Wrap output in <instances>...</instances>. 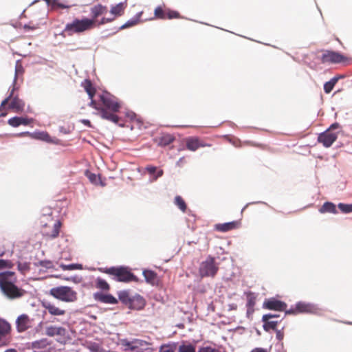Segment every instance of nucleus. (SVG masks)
<instances>
[{"instance_id":"5","label":"nucleus","mask_w":352,"mask_h":352,"mask_svg":"<svg viewBox=\"0 0 352 352\" xmlns=\"http://www.w3.org/2000/svg\"><path fill=\"white\" fill-rule=\"evenodd\" d=\"M49 294L54 298L65 302H73L77 300V292L68 286H58L52 288Z\"/></svg>"},{"instance_id":"25","label":"nucleus","mask_w":352,"mask_h":352,"mask_svg":"<svg viewBox=\"0 0 352 352\" xmlns=\"http://www.w3.org/2000/svg\"><path fill=\"white\" fill-rule=\"evenodd\" d=\"M9 107L14 110V111L19 112L23 109L24 103L19 98L14 97L10 103Z\"/></svg>"},{"instance_id":"21","label":"nucleus","mask_w":352,"mask_h":352,"mask_svg":"<svg viewBox=\"0 0 352 352\" xmlns=\"http://www.w3.org/2000/svg\"><path fill=\"white\" fill-rule=\"evenodd\" d=\"M43 307L52 316H63L65 314V310L56 307L50 302H43Z\"/></svg>"},{"instance_id":"13","label":"nucleus","mask_w":352,"mask_h":352,"mask_svg":"<svg viewBox=\"0 0 352 352\" xmlns=\"http://www.w3.org/2000/svg\"><path fill=\"white\" fill-rule=\"evenodd\" d=\"M61 226L62 223L60 221H57L56 223H54L51 229L47 228V223L43 224V235L50 239L56 238L59 234Z\"/></svg>"},{"instance_id":"6","label":"nucleus","mask_w":352,"mask_h":352,"mask_svg":"<svg viewBox=\"0 0 352 352\" xmlns=\"http://www.w3.org/2000/svg\"><path fill=\"white\" fill-rule=\"evenodd\" d=\"M219 270V267L215 263V259L211 256H208L206 261L201 263L199 273L201 277H214Z\"/></svg>"},{"instance_id":"15","label":"nucleus","mask_w":352,"mask_h":352,"mask_svg":"<svg viewBox=\"0 0 352 352\" xmlns=\"http://www.w3.org/2000/svg\"><path fill=\"white\" fill-rule=\"evenodd\" d=\"M16 325L19 332H23L31 327L32 320L27 314H21L17 318Z\"/></svg>"},{"instance_id":"45","label":"nucleus","mask_w":352,"mask_h":352,"mask_svg":"<svg viewBox=\"0 0 352 352\" xmlns=\"http://www.w3.org/2000/svg\"><path fill=\"white\" fill-rule=\"evenodd\" d=\"M23 73V68L21 64L17 61L15 65V77H14V82L16 80V78L19 74H22Z\"/></svg>"},{"instance_id":"46","label":"nucleus","mask_w":352,"mask_h":352,"mask_svg":"<svg viewBox=\"0 0 352 352\" xmlns=\"http://www.w3.org/2000/svg\"><path fill=\"white\" fill-rule=\"evenodd\" d=\"M198 352H221L219 350L211 346H202L199 348Z\"/></svg>"},{"instance_id":"58","label":"nucleus","mask_w":352,"mask_h":352,"mask_svg":"<svg viewBox=\"0 0 352 352\" xmlns=\"http://www.w3.org/2000/svg\"><path fill=\"white\" fill-rule=\"evenodd\" d=\"M36 28V27H34V26H30V25H24V29H30V30H35Z\"/></svg>"},{"instance_id":"23","label":"nucleus","mask_w":352,"mask_h":352,"mask_svg":"<svg viewBox=\"0 0 352 352\" xmlns=\"http://www.w3.org/2000/svg\"><path fill=\"white\" fill-rule=\"evenodd\" d=\"M107 8L101 4H98L91 8V19L89 20L96 21L97 18L101 15L106 14Z\"/></svg>"},{"instance_id":"11","label":"nucleus","mask_w":352,"mask_h":352,"mask_svg":"<svg viewBox=\"0 0 352 352\" xmlns=\"http://www.w3.org/2000/svg\"><path fill=\"white\" fill-rule=\"evenodd\" d=\"M338 138V133L331 130H326L318 136V142L324 147H330Z\"/></svg>"},{"instance_id":"1","label":"nucleus","mask_w":352,"mask_h":352,"mask_svg":"<svg viewBox=\"0 0 352 352\" xmlns=\"http://www.w3.org/2000/svg\"><path fill=\"white\" fill-rule=\"evenodd\" d=\"M99 108H94L99 111L102 118L118 124L120 118L116 115L120 111L121 103L118 98L109 92H103L99 95L97 100Z\"/></svg>"},{"instance_id":"26","label":"nucleus","mask_w":352,"mask_h":352,"mask_svg":"<svg viewBox=\"0 0 352 352\" xmlns=\"http://www.w3.org/2000/svg\"><path fill=\"white\" fill-rule=\"evenodd\" d=\"M174 140L175 138L173 136L170 134H165L160 137L157 142L159 146H166L170 144Z\"/></svg>"},{"instance_id":"12","label":"nucleus","mask_w":352,"mask_h":352,"mask_svg":"<svg viewBox=\"0 0 352 352\" xmlns=\"http://www.w3.org/2000/svg\"><path fill=\"white\" fill-rule=\"evenodd\" d=\"M81 86L84 88L85 91L87 93L89 99L91 100L89 107L92 108H99L97 104V100L94 99L96 94V89L93 85L89 79H85L81 82Z\"/></svg>"},{"instance_id":"22","label":"nucleus","mask_w":352,"mask_h":352,"mask_svg":"<svg viewBox=\"0 0 352 352\" xmlns=\"http://www.w3.org/2000/svg\"><path fill=\"white\" fill-rule=\"evenodd\" d=\"M19 136H30L32 138L45 141L47 142H52L50 135L47 132H38L30 133V132H23L18 135Z\"/></svg>"},{"instance_id":"29","label":"nucleus","mask_w":352,"mask_h":352,"mask_svg":"<svg viewBox=\"0 0 352 352\" xmlns=\"http://www.w3.org/2000/svg\"><path fill=\"white\" fill-rule=\"evenodd\" d=\"M95 287L102 292H108L111 288L109 284L105 280L100 277L96 279Z\"/></svg>"},{"instance_id":"59","label":"nucleus","mask_w":352,"mask_h":352,"mask_svg":"<svg viewBox=\"0 0 352 352\" xmlns=\"http://www.w3.org/2000/svg\"><path fill=\"white\" fill-rule=\"evenodd\" d=\"M163 175V171L161 170L157 173V177H161Z\"/></svg>"},{"instance_id":"16","label":"nucleus","mask_w":352,"mask_h":352,"mask_svg":"<svg viewBox=\"0 0 352 352\" xmlns=\"http://www.w3.org/2000/svg\"><path fill=\"white\" fill-rule=\"evenodd\" d=\"M241 222L240 220L223 223H217L214 226V229L219 232H226L239 228L241 226Z\"/></svg>"},{"instance_id":"3","label":"nucleus","mask_w":352,"mask_h":352,"mask_svg":"<svg viewBox=\"0 0 352 352\" xmlns=\"http://www.w3.org/2000/svg\"><path fill=\"white\" fill-rule=\"evenodd\" d=\"M98 271L110 275L112 278L118 282H131L136 281V276L125 267H100Z\"/></svg>"},{"instance_id":"40","label":"nucleus","mask_w":352,"mask_h":352,"mask_svg":"<svg viewBox=\"0 0 352 352\" xmlns=\"http://www.w3.org/2000/svg\"><path fill=\"white\" fill-rule=\"evenodd\" d=\"M52 7L53 9H56V8L64 9V8H69L70 6L65 5V4L63 3H61L60 1V0H52Z\"/></svg>"},{"instance_id":"60","label":"nucleus","mask_w":352,"mask_h":352,"mask_svg":"<svg viewBox=\"0 0 352 352\" xmlns=\"http://www.w3.org/2000/svg\"><path fill=\"white\" fill-rule=\"evenodd\" d=\"M5 352H17L15 349H7Z\"/></svg>"},{"instance_id":"43","label":"nucleus","mask_w":352,"mask_h":352,"mask_svg":"<svg viewBox=\"0 0 352 352\" xmlns=\"http://www.w3.org/2000/svg\"><path fill=\"white\" fill-rule=\"evenodd\" d=\"M121 344L125 347V351L130 350L134 351V346L132 345L131 341H129L126 339H122L120 341Z\"/></svg>"},{"instance_id":"53","label":"nucleus","mask_w":352,"mask_h":352,"mask_svg":"<svg viewBox=\"0 0 352 352\" xmlns=\"http://www.w3.org/2000/svg\"><path fill=\"white\" fill-rule=\"evenodd\" d=\"M146 170L150 174L153 175L156 171V167L153 166H149L146 168Z\"/></svg>"},{"instance_id":"37","label":"nucleus","mask_w":352,"mask_h":352,"mask_svg":"<svg viewBox=\"0 0 352 352\" xmlns=\"http://www.w3.org/2000/svg\"><path fill=\"white\" fill-rule=\"evenodd\" d=\"M14 263L10 260L0 259V270L3 269H12Z\"/></svg>"},{"instance_id":"47","label":"nucleus","mask_w":352,"mask_h":352,"mask_svg":"<svg viewBox=\"0 0 352 352\" xmlns=\"http://www.w3.org/2000/svg\"><path fill=\"white\" fill-rule=\"evenodd\" d=\"M39 264L41 266L47 269H50L54 267L53 263L51 261H40Z\"/></svg>"},{"instance_id":"33","label":"nucleus","mask_w":352,"mask_h":352,"mask_svg":"<svg viewBox=\"0 0 352 352\" xmlns=\"http://www.w3.org/2000/svg\"><path fill=\"white\" fill-rule=\"evenodd\" d=\"M143 274L146 280L149 283L153 284L157 279L156 273L152 270H144Z\"/></svg>"},{"instance_id":"52","label":"nucleus","mask_w":352,"mask_h":352,"mask_svg":"<svg viewBox=\"0 0 352 352\" xmlns=\"http://www.w3.org/2000/svg\"><path fill=\"white\" fill-rule=\"evenodd\" d=\"M160 352H174V350L170 346H163L161 347Z\"/></svg>"},{"instance_id":"62","label":"nucleus","mask_w":352,"mask_h":352,"mask_svg":"<svg viewBox=\"0 0 352 352\" xmlns=\"http://www.w3.org/2000/svg\"><path fill=\"white\" fill-rule=\"evenodd\" d=\"M230 306V309H236V305H231Z\"/></svg>"},{"instance_id":"18","label":"nucleus","mask_w":352,"mask_h":352,"mask_svg":"<svg viewBox=\"0 0 352 352\" xmlns=\"http://www.w3.org/2000/svg\"><path fill=\"white\" fill-rule=\"evenodd\" d=\"M94 298L96 301L104 303L116 305L118 300L110 294H104L102 292H96L94 294Z\"/></svg>"},{"instance_id":"41","label":"nucleus","mask_w":352,"mask_h":352,"mask_svg":"<svg viewBox=\"0 0 352 352\" xmlns=\"http://www.w3.org/2000/svg\"><path fill=\"white\" fill-rule=\"evenodd\" d=\"M131 344L133 346H134V351L139 352L138 349L140 347L146 345V342L141 340L135 339L131 341Z\"/></svg>"},{"instance_id":"14","label":"nucleus","mask_w":352,"mask_h":352,"mask_svg":"<svg viewBox=\"0 0 352 352\" xmlns=\"http://www.w3.org/2000/svg\"><path fill=\"white\" fill-rule=\"evenodd\" d=\"M263 307L270 310L286 311L287 306L285 302L272 298L265 300L263 303Z\"/></svg>"},{"instance_id":"4","label":"nucleus","mask_w":352,"mask_h":352,"mask_svg":"<svg viewBox=\"0 0 352 352\" xmlns=\"http://www.w3.org/2000/svg\"><path fill=\"white\" fill-rule=\"evenodd\" d=\"M95 25L96 21L89 20V18L84 17L81 19L76 18L65 25L64 32L67 33L69 36H72L74 34L89 31L94 28Z\"/></svg>"},{"instance_id":"48","label":"nucleus","mask_w":352,"mask_h":352,"mask_svg":"<svg viewBox=\"0 0 352 352\" xmlns=\"http://www.w3.org/2000/svg\"><path fill=\"white\" fill-rule=\"evenodd\" d=\"M106 23H108V20H107L106 17H102L100 21H96V25H94V28L100 27V25H104Z\"/></svg>"},{"instance_id":"51","label":"nucleus","mask_w":352,"mask_h":352,"mask_svg":"<svg viewBox=\"0 0 352 352\" xmlns=\"http://www.w3.org/2000/svg\"><path fill=\"white\" fill-rule=\"evenodd\" d=\"M86 175H87V177L89 179V180L92 183H95L96 182V175L94 173H91L87 172L86 173Z\"/></svg>"},{"instance_id":"54","label":"nucleus","mask_w":352,"mask_h":352,"mask_svg":"<svg viewBox=\"0 0 352 352\" xmlns=\"http://www.w3.org/2000/svg\"><path fill=\"white\" fill-rule=\"evenodd\" d=\"M284 337V333L280 330H276V338L278 340H282Z\"/></svg>"},{"instance_id":"42","label":"nucleus","mask_w":352,"mask_h":352,"mask_svg":"<svg viewBox=\"0 0 352 352\" xmlns=\"http://www.w3.org/2000/svg\"><path fill=\"white\" fill-rule=\"evenodd\" d=\"M18 270L22 273L25 274L30 270V264L28 263H18Z\"/></svg>"},{"instance_id":"55","label":"nucleus","mask_w":352,"mask_h":352,"mask_svg":"<svg viewBox=\"0 0 352 352\" xmlns=\"http://www.w3.org/2000/svg\"><path fill=\"white\" fill-rule=\"evenodd\" d=\"M340 127V124L338 123L332 124L327 130H331V131H333V130L338 129Z\"/></svg>"},{"instance_id":"57","label":"nucleus","mask_w":352,"mask_h":352,"mask_svg":"<svg viewBox=\"0 0 352 352\" xmlns=\"http://www.w3.org/2000/svg\"><path fill=\"white\" fill-rule=\"evenodd\" d=\"M81 122L89 127L91 126V122L89 120L83 119L81 120Z\"/></svg>"},{"instance_id":"63","label":"nucleus","mask_w":352,"mask_h":352,"mask_svg":"<svg viewBox=\"0 0 352 352\" xmlns=\"http://www.w3.org/2000/svg\"><path fill=\"white\" fill-rule=\"evenodd\" d=\"M46 1V3L48 4V5H51L52 6V0H45Z\"/></svg>"},{"instance_id":"8","label":"nucleus","mask_w":352,"mask_h":352,"mask_svg":"<svg viewBox=\"0 0 352 352\" xmlns=\"http://www.w3.org/2000/svg\"><path fill=\"white\" fill-rule=\"evenodd\" d=\"M184 142L186 148L190 151H196L200 148L211 146L210 144L206 143L204 139L197 136L188 137Z\"/></svg>"},{"instance_id":"27","label":"nucleus","mask_w":352,"mask_h":352,"mask_svg":"<svg viewBox=\"0 0 352 352\" xmlns=\"http://www.w3.org/2000/svg\"><path fill=\"white\" fill-rule=\"evenodd\" d=\"M119 300L126 306L129 307L130 304L131 300L132 298V295L130 294V292L126 290L120 291L118 294Z\"/></svg>"},{"instance_id":"44","label":"nucleus","mask_w":352,"mask_h":352,"mask_svg":"<svg viewBox=\"0 0 352 352\" xmlns=\"http://www.w3.org/2000/svg\"><path fill=\"white\" fill-rule=\"evenodd\" d=\"M8 123L13 127H17L21 125L20 117H13L8 120Z\"/></svg>"},{"instance_id":"32","label":"nucleus","mask_w":352,"mask_h":352,"mask_svg":"<svg viewBox=\"0 0 352 352\" xmlns=\"http://www.w3.org/2000/svg\"><path fill=\"white\" fill-rule=\"evenodd\" d=\"M142 12H140L134 19H132L131 20H129L127 22H126L124 24H123L122 26H120L118 30H122L126 28H129L131 27H133L135 25H137L140 21V17L141 16Z\"/></svg>"},{"instance_id":"36","label":"nucleus","mask_w":352,"mask_h":352,"mask_svg":"<svg viewBox=\"0 0 352 352\" xmlns=\"http://www.w3.org/2000/svg\"><path fill=\"white\" fill-rule=\"evenodd\" d=\"M247 307H248V313L250 312V309H253L254 305H255V297L254 296L253 294L251 292H249L247 294Z\"/></svg>"},{"instance_id":"50","label":"nucleus","mask_w":352,"mask_h":352,"mask_svg":"<svg viewBox=\"0 0 352 352\" xmlns=\"http://www.w3.org/2000/svg\"><path fill=\"white\" fill-rule=\"evenodd\" d=\"M13 93H14V89L12 90V91H11L10 94L9 95V96L7 97L6 99H4L1 102L0 108L2 107H4L5 105H6L8 103L9 100L12 97Z\"/></svg>"},{"instance_id":"49","label":"nucleus","mask_w":352,"mask_h":352,"mask_svg":"<svg viewBox=\"0 0 352 352\" xmlns=\"http://www.w3.org/2000/svg\"><path fill=\"white\" fill-rule=\"evenodd\" d=\"M32 119H29L28 118L20 117L21 124L29 125L30 124L32 123Z\"/></svg>"},{"instance_id":"20","label":"nucleus","mask_w":352,"mask_h":352,"mask_svg":"<svg viewBox=\"0 0 352 352\" xmlns=\"http://www.w3.org/2000/svg\"><path fill=\"white\" fill-rule=\"evenodd\" d=\"M66 333V329L62 327L49 326L47 327L45 329V334L50 337H53L55 336L65 337Z\"/></svg>"},{"instance_id":"34","label":"nucleus","mask_w":352,"mask_h":352,"mask_svg":"<svg viewBox=\"0 0 352 352\" xmlns=\"http://www.w3.org/2000/svg\"><path fill=\"white\" fill-rule=\"evenodd\" d=\"M174 203L183 212H186L187 206H186L185 201L183 199V198L181 196H179V195L176 196L175 197Z\"/></svg>"},{"instance_id":"31","label":"nucleus","mask_w":352,"mask_h":352,"mask_svg":"<svg viewBox=\"0 0 352 352\" xmlns=\"http://www.w3.org/2000/svg\"><path fill=\"white\" fill-rule=\"evenodd\" d=\"M319 212L320 213H337L336 205L331 202H325L322 205V206L319 209Z\"/></svg>"},{"instance_id":"10","label":"nucleus","mask_w":352,"mask_h":352,"mask_svg":"<svg viewBox=\"0 0 352 352\" xmlns=\"http://www.w3.org/2000/svg\"><path fill=\"white\" fill-rule=\"evenodd\" d=\"M316 310L315 306L311 303L298 302L294 308L286 311V314H312Z\"/></svg>"},{"instance_id":"9","label":"nucleus","mask_w":352,"mask_h":352,"mask_svg":"<svg viewBox=\"0 0 352 352\" xmlns=\"http://www.w3.org/2000/svg\"><path fill=\"white\" fill-rule=\"evenodd\" d=\"M155 19H178L180 17V14L178 12L171 10L169 8H166L162 6H157L154 10Z\"/></svg>"},{"instance_id":"19","label":"nucleus","mask_w":352,"mask_h":352,"mask_svg":"<svg viewBox=\"0 0 352 352\" xmlns=\"http://www.w3.org/2000/svg\"><path fill=\"white\" fill-rule=\"evenodd\" d=\"M146 305L145 300L139 294L132 296L129 308L132 309L140 310L144 307Z\"/></svg>"},{"instance_id":"17","label":"nucleus","mask_w":352,"mask_h":352,"mask_svg":"<svg viewBox=\"0 0 352 352\" xmlns=\"http://www.w3.org/2000/svg\"><path fill=\"white\" fill-rule=\"evenodd\" d=\"M278 315L271 314L263 315V318H262V320L264 322L263 329L266 331H268L270 329L276 330V327L278 323V321L272 320V319L274 318H278Z\"/></svg>"},{"instance_id":"35","label":"nucleus","mask_w":352,"mask_h":352,"mask_svg":"<svg viewBox=\"0 0 352 352\" xmlns=\"http://www.w3.org/2000/svg\"><path fill=\"white\" fill-rule=\"evenodd\" d=\"M87 347L91 352H102L101 345L96 342H87Z\"/></svg>"},{"instance_id":"56","label":"nucleus","mask_w":352,"mask_h":352,"mask_svg":"<svg viewBox=\"0 0 352 352\" xmlns=\"http://www.w3.org/2000/svg\"><path fill=\"white\" fill-rule=\"evenodd\" d=\"M251 352H267V351L263 348H255L252 349Z\"/></svg>"},{"instance_id":"30","label":"nucleus","mask_w":352,"mask_h":352,"mask_svg":"<svg viewBox=\"0 0 352 352\" xmlns=\"http://www.w3.org/2000/svg\"><path fill=\"white\" fill-rule=\"evenodd\" d=\"M126 5L124 3H120L111 7L110 12L115 16H120L124 14Z\"/></svg>"},{"instance_id":"61","label":"nucleus","mask_w":352,"mask_h":352,"mask_svg":"<svg viewBox=\"0 0 352 352\" xmlns=\"http://www.w3.org/2000/svg\"><path fill=\"white\" fill-rule=\"evenodd\" d=\"M114 19H115V17L107 18V20H108V23L112 22Z\"/></svg>"},{"instance_id":"38","label":"nucleus","mask_w":352,"mask_h":352,"mask_svg":"<svg viewBox=\"0 0 352 352\" xmlns=\"http://www.w3.org/2000/svg\"><path fill=\"white\" fill-rule=\"evenodd\" d=\"M60 268L63 270H81L82 266L79 264H70V265H65L60 264Z\"/></svg>"},{"instance_id":"64","label":"nucleus","mask_w":352,"mask_h":352,"mask_svg":"<svg viewBox=\"0 0 352 352\" xmlns=\"http://www.w3.org/2000/svg\"><path fill=\"white\" fill-rule=\"evenodd\" d=\"M46 218L47 219V220H50V221L52 220L51 215L46 217Z\"/></svg>"},{"instance_id":"39","label":"nucleus","mask_w":352,"mask_h":352,"mask_svg":"<svg viewBox=\"0 0 352 352\" xmlns=\"http://www.w3.org/2000/svg\"><path fill=\"white\" fill-rule=\"evenodd\" d=\"M338 207L343 213L352 212V204L340 203L338 204Z\"/></svg>"},{"instance_id":"28","label":"nucleus","mask_w":352,"mask_h":352,"mask_svg":"<svg viewBox=\"0 0 352 352\" xmlns=\"http://www.w3.org/2000/svg\"><path fill=\"white\" fill-rule=\"evenodd\" d=\"M342 78V76H337L332 78L329 81L324 85V91L326 94H329L333 89L338 80Z\"/></svg>"},{"instance_id":"7","label":"nucleus","mask_w":352,"mask_h":352,"mask_svg":"<svg viewBox=\"0 0 352 352\" xmlns=\"http://www.w3.org/2000/svg\"><path fill=\"white\" fill-rule=\"evenodd\" d=\"M351 58L335 51L326 50L321 56V61L323 63H344L348 64Z\"/></svg>"},{"instance_id":"24","label":"nucleus","mask_w":352,"mask_h":352,"mask_svg":"<svg viewBox=\"0 0 352 352\" xmlns=\"http://www.w3.org/2000/svg\"><path fill=\"white\" fill-rule=\"evenodd\" d=\"M48 345L47 340H41L34 342L32 348L34 350V352H49V350L46 349Z\"/></svg>"},{"instance_id":"2","label":"nucleus","mask_w":352,"mask_h":352,"mask_svg":"<svg viewBox=\"0 0 352 352\" xmlns=\"http://www.w3.org/2000/svg\"><path fill=\"white\" fill-rule=\"evenodd\" d=\"M14 272H4L0 273V289L8 298L10 299L18 298L23 296L25 292L19 288L14 283Z\"/></svg>"}]
</instances>
